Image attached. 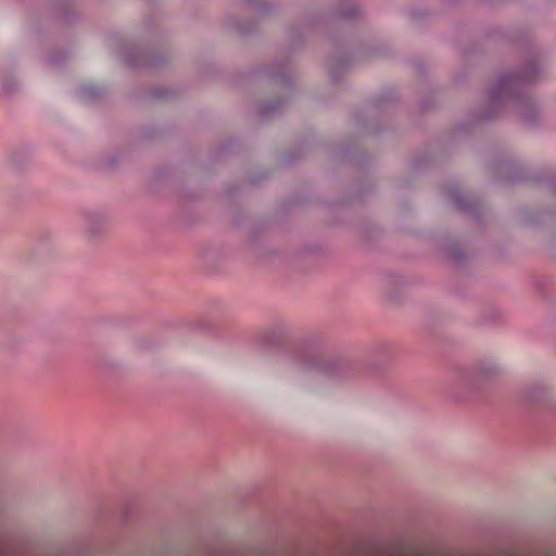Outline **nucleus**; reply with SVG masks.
I'll return each instance as SVG.
<instances>
[{
  "instance_id": "obj_1",
  "label": "nucleus",
  "mask_w": 556,
  "mask_h": 556,
  "mask_svg": "<svg viewBox=\"0 0 556 556\" xmlns=\"http://www.w3.org/2000/svg\"><path fill=\"white\" fill-rule=\"evenodd\" d=\"M530 76L509 74L501 76L491 87V97L494 101L502 98L511 97Z\"/></svg>"
},
{
  "instance_id": "obj_2",
  "label": "nucleus",
  "mask_w": 556,
  "mask_h": 556,
  "mask_svg": "<svg viewBox=\"0 0 556 556\" xmlns=\"http://www.w3.org/2000/svg\"><path fill=\"white\" fill-rule=\"evenodd\" d=\"M79 93L81 98L86 100H92L100 94V91L98 88L93 86H84L80 88Z\"/></svg>"
},
{
  "instance_id": "obj_3",
  "label": "nucleus",
  "mask_w": 556,
  "mask_h": 556,
  "mask_svg": "<svg viewBox=\"0 0 556 556\" xmlns=\"http://www.w3.org/2000/svg\"><path fill=\"white\" fill-rule=\"evenodd\" d=\"M125 61L129 64V65H132V66H143V65H148V62H146L143 59L141 58H135L132 55V53H129L127 55H125Z\"/></svg>"
}]
</instances>
